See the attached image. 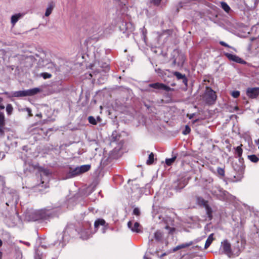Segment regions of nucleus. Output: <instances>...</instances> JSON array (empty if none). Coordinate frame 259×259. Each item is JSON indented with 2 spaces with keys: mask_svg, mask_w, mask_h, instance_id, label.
I'll list each match as a JSON object with an SVG mask.
<instances>
[{
  "mask_svg": "<svg viewBox=\"0 0 259 259\" xmlns=\"http://www.w3.org/2000/svg\"><path fill=\"white\" fill-rule=\"evenodd\" d=\"M206 181H208V185H206V189L209 191L213 196H216L219 199H223L226 197L227 191L224 190L217 184L210 185L213 182L212 179H209Z\"/></svg>",
  "mask_w": 259,
  "mask_h": 259,
  "instance_id": "f257e3e1",
  "label": "nucleus"
},
{
  "mask_svg": "<svg viewBox=\"0 0 259 259\" xmlns=\"http://www.w3.org/2000/svg\"><path fill=\"white\" fill-rule=\"evenodd\" d=\"M91 165L89 164L82 165L75 168L69 167L65 178L67 179L76 177L89 171Z\"/></svg>",
  "mask_w": 259,
  "mask_h": 259,
  "instance_id": "f03ea898",
  "label": "nucleus"
},
{
  "mask_svg": "<svg viewBox=\"0 0 259 259\" xmlns=\"http://www.w3.org/2000/svg\"><path fill=\"white\" fill-rule=\"evenodd\" d=\"M171 58L170 61H171V66L175 67H182L185 61V57L183 54L180 53L178 50H174L171 54Z\"/></svg>",
  "mask_w": 259,
  "mask_h": 259,
  "instance_id": "7ed1b4c3",
  "label": "nucleus"
},
{
  "mask_svg": "<svg viewBox=\"0 0 259 259\" xmlns=\"http://www.w3.org/2000/svg\"><path fill=\"white\" fill-rule=\"evenodd\" d=\"M34 217V221H36L39 219L47 220L53 217V213L52 210H48L47 209H42L40 210H35L33 212Z\"/></svg>",
  "mask_w": 259,
  "mask_h": 259,
  "instance_id": "20e7f679",
  "label": "nucleus"
},
{
  "mask_svg": "<svg viewBox=\"0 0 259 259\" xmlns=\"http://www.w3.org/2000/svg\"><path fill=\"white\" fill-rule=\"evenodd\" d=\"M215 92L210 87H206L203 96V100L208 105L213 104L217 99Z\"/></svg>",
  "mask_w": 259,
  "mask_h": 259,
  "instance_id": "39448f33",
  "label": "nucleus"
},
{
  "mask_svg": "<svg viewBox=\"0 0 259 259\" xmlns=\"http://www.w3.org/2000/svg\"><path fill=\"white\" fill-rule=\"evenodd\" d=\"M51 173L49 169H44L41 171L40 177H41V185L42 187L44 186L45 188L48 187V183L49 180V177L51 175Z\"/></svg>",
  "mask_w": 259,
  "mask_h": 259,
  "instance_id": "423d86ee",
  "label": "nucleus"
},
{
  "mask_svg": "<svg viewBox=\"0 0 259 259\" xmlns=\"http://www.w3.org/2000/svg\"><path fill=\"white\" fill-rule=\"evenodd\" d=\"M149 87L157 90H164L167 92L173 90V89L170 88L169 87L165 85L162 83L156 82L154 83H150Z\"/></svg>",
  "mask_w": 259,
  "mask_h": 259,
  "instance_id": "0eeeda50",
  "label": "nucleus"
},
{
  "mask_svg": "<svg viewBox=\"0 0 259 259\" xmlns=\"http://www.w3.org/2000/svg\"><path fill=\"white\" fill-rule=\"evenodd\" d=\"M246 95L251 99L257 98L259 95V87L248 88L246 90Z\"/></svg>",
  "mask_w": 259,
  "mask_h": 259,
  "instance_id": "6e6552de",
  "label": "nucleus"
},
{
  "mask_svg": "<svg viewBox=\"0 0 259 259\" xmlns=\"http://www.w3.org/2000/svg\"><path fill=\"white\" fill-rule=\"evenodd\" d=\"M127 226L134 232L140 233L142 232L141 230V227L138 222L129 221L127 223Z\"/></svg>",
  "mask_w": 259,
  "mask_h": 259,
  "instance_id": "1a4fd4ad",
  "label": "nucleus"
},
{
  "mask_svg": "<svg viewBox=\"0 0 259 259\" xmlns=\"http://www.w3.org/2000/svg\"><path fill=\"white\" fill-rule=\"evenodd\" d=\"M222 246L224 253L229 256H231L232 252L231 248V244L227 240H225L222 242Z\"/></svg>",
  "mask_w": 259,
  "mask_h": 259,
  "instance_id": "9d476101",
  "label": "nucleus"
},
{
  "mask_svg": "<svg viewBox=\"0 0 259 259\" xmlns=\"http://www.w3.org/2000/svg\"><path fill=\"white\" fill-rule=\"evenodd\" d=\"M98 65L99 66L100 68L97 69V70L94 72V74L96 75L97 73L101 72V71L103 72H107L109 70V66L108 64L106 63H103V62H98Z\"/></svg>",
  "mask_w": 259,
  "mask_h": 259,
  "instance_id": "9b49d317",
  "label": "nucleus"
},
{
  "mask_svg": "<svg viewBox=\"0 0 259 259\" xmlns=\"http://www.w3.org/2000/svg\"><path fill=\"white\" fill-rule=\"evenodd\" d=\"M5 119L4 114L0 113V137H3L5 134Z\"/></svg>",
  "mask_w": 259,
  "mask_h": 259,
  "instance_id": "f8f14e48",
  "label": "nucleus"
},
{
  "mask_svg": "<svg viewBox=\"0 0 259 259\" xmlns=\"http://www.w3.org/2000/svg\"><path fill=\"white\" fill-rule=\"evenodd\" d=\"M23 13H17L11 16V23L12 26H14L16 23L24 16Z\"/></svg>",
  "mask_w": 259,
  "mask_h": 259,
  "instance_id": "ddd939ff",
  "label": "nucleus"
},
{
  "mask_svg": "<svg viewBox=\"0 0 259 259\" xmlns=\"http://www.w3.org/2000/svg\"><path fill=\"white\" fill-rule=\"evenodd\" d=\"M5 94L9 95V97H21L26 96L25 91H15L10 93L6 92Z\"/></svg>",
  "mask_w": 259,
  "mask_h": 259,
  "instance_id": "4468645a",
  "label": "nucleus"
},
{
  "mask_svg": "<svg viewBox=\"0 0 259 259\" xmlns=\"http://www.w3.org/2000/svg\"><path fill=\"white\" fill-rule=\"evenodd\" d=\"M41 90L39 88H35L33 89L25 90L26 96H31L37 94L40 92Z\"/></svg>",
  "mask_w": 259,
  "mask_h": 259,
  "instance_id": "2eb2a0df",
  "label": "nucleus"
},
{
  "mask_svg": "<svg viewBox=\"0 0 259 259\" xmlns=\"http://www.w3.org/2000/svg\"><path fill=\"white\" fill-rule=\"evenodd\" d=\"M55 6V3L53 2H51L48 4L47 8L45 12V16L46 17H48L51 15Z\"/></svg>",
  "mask_w": 259,
  "mask_h": 259,
  "instance_id": "dca6fc26",
  "label": "nucleus"
},
{
  "mask_svg": "<svg viewBox=\"0 0 259 259\" xmlns=\"http://www.w3.org/2000/svg\"><path fill=\"white\" fill-rule=\"evenodd\" d=\"M173 74L177 77V78L178 79H182L183 82L184 84H187V79L184 74H182V73H181L179 72H177V71L174 72Z\"/></svg>",
  "mask_w": 259,
  "mask_h": 259,
  "instance_id": "f3484780",
  "label": "nucleus"
},
{
  "mask_svg": "<svg viewBox=\"0 0 259 259\" xmlns=\"http://www.w3.org/2000/svg\"><path fill=\"white\" fill-rule=\"evenodd\" d=\"M125 27V31H127V35H128L129 33H131L135 30L134 26L131 22L125 23L122 24Z\"/></svg>",
  "mask_w": 259,
  "mask_h": 259,
  "instance_id": "a211bd4d",
  "label": "nucleus"
},
{
  "mask_svg": "<svg viewBox=\"0 0 259 259\" xmlns=\"http://www.w3.org/2000/svg\"><path fill=\"white\" fill-rule=\"evenodd\" d=\"M193 244V241H190L188 243H183L181 245H179L173 249V251L175 252L180 249L189 247V246L192 245Z\"/></svg>",
  "mask_w": 259,
  "mask_h": 259,
  "instance_id": "6ab92c4d",
  "label": "nucleus"
},
{
  "mask_svg": "<svg viewBox=\"0 0 259 259\" xmlns=\"http://www.w3.org/2000/svg\"><path fill=\"white\" fill-rule=\"evenodd\" d=\"M213 236V234H211L209 235L208 237L207 238V239L205 242V246H204L205 249H207L211 244L212 242L214 240Z\"/></svg>",
  "mask_w": 259,
  "mask_h": 259,
  "instance_id": "aec40b11",
  "label": "nucleus"
},
{
  "mask_svg": "<svg viewBox=\"0 0 259 259\" xmlns=\"http://www.w3.org/2000/svg\"><path fill=\"white\" fill-rule=\"evenodd\" d=\"M225 55L230 60L234 61L236 62H239L241 60L239 57L230 53H226Z\"/></svg>",
  "mask_w": 259,
  "mask_h": 259,
  "instance_id": "412c9836",
  "label": "nucleus"
},
{
  "mask_svg": "<svg viewBox=\"0 0 259 259\" xmlns=\"http://www.w3.org/2000/svg\"><path fill=\"white\" fill-rule=\"evenodd\" d=\"M105 224V221L103 219H98L94 223L95 228L97 229L100 225L104 226Z\"/></svg>",
  "mask_w": 259,
  "mask_h": 259,
  "instance_id": "4be33fe9",
  "label": "nucleus"
},
{
  "mask_svg": "<svg viewBox=\"0 0 259 259\" xmlns=\"http://www.w3.org/2000/svg\"><path fill=\"white\" fill-rule=\"evenodd\" d=\"M162 237H163V234L160 231H157L154 233V238L155 239V240L156 241H161L162 239Z\"/></svg>",
  "mask_w": 259,
  "mask_h": 259,
  "instance_id": "5701e85b",
  "label": "nucleus"
},
{
  "mask_svg": "<svg viewBox=\"0 0 259 259\" xmlns=\"http://www.w3.org/2000/svg\"><path fill=\"white\" fill-rule=\"evenodd\" d=\"M154 161V154L153 153L151 152L148 157V159L146 161V164L148 165L151 164L153 163Z\"/></svg>",
  "mask_w": 259,
  "mask_h": 259,
  "instance_id": "b1692460",
  "label": "nucleus"
},
{
  "mask_svg": "<svg viewBox=\"0 0 259 259\" xmlns=\"http://www.w3.org/2000/svg\"><path fill=\"white\" fill-rule=\"evenodd\" d=\"M197 202L199 205H202L204 207L208 205L207 201L201 197L197 198Z\"/></svg>",
  "mask_w": 259,
  "mask_h": 259,
  "instance_id": "393cba45",
  "label": "nucleus"
},
{
  "mask_svg": "<svg viewBox=\"0 0 259 259\" xmlns=\"http://www.w3.org/2000/svg\"><path fill=\"white\" fill-rule=\"evenodd\" d=\"M221 6L222 8L227 13H228L230 10V8L226 2H221Z\"/></svg>",
  "mask_w": 259,
  "mask_h": 259,
  "instance_id": "a878e982",
  "label": "nucleus"
},
{
  "mask_svg": "<svg viewBox=\"0 0 259 259\" xmlns=\"http://www.w3.org/2000/svg\"><path fill=\"white\" fill-rule=\"evenodd\" d=\"M176 158H177V156L175 155L171 158L166 159V160H165L166 164L168 166L170 165L175 161Z\"/></svg>",
  "mask_w": 259,
  "mask_h": 259,
  "instance_id": "bb28decb",
  "label": "nucleus"
},
{
  "mask_svg": "<svg viewBox=\"0 0 259 259\" xmlns=\"http://www.w3.org/2000/svg\"><path fill=\"white\" fill-rule=\"evenodd\" d=\"M248 159L252 162L256 163L259 160V158L255 155H251L248 156Z\"/></svg>",
  "mask_w": 259,
  "mask_h": 259,
  "instance_id": "cd10ccee",
  "label": "nucleus"
},
{
  "mask_svg": "<svg viewBox=\"0 0 259 259\" xmlns=\"http://www.w3.org/2000/svg\"><path fill=\"white\" fill-rule=\"evenodd\" d=\"M205 209H206V213L208 215V217L211 219L212 218V210H211V208H210V207H209L208 206V205H207V206H206L205 207Z\"/></svg>",
  "mask_w": 259,
  "mask_h": 259,
  "instance_id": "c85d7f7f",
  "label": "nucleus"
},
{
  "mask_svg": "<svg viewBox=\"0 0 259 259\" xmlns=\"http://www.w3.org/2000/svg\"><path fill=\"white\" fill-rule=\"evenodd\" d=\"M13 110V108L11 104H8L6 106V111L9 115L12 114Z\"/></svg>",
  "mask_w": 259,
  "mask_h": 259,
  "instance_id": "c756f323",
  "label": "nucleus"
},
{
  "mask_svg": "<svg viewBox=\"0 0 259 259\" xmlns=\"http://www.w3.org/2000/svg\"><path fill=\"white\" fill-rule=\"evenodd\" d=\"M242 153V149L241 146H238L236 149V154L237 156L240 157H241Z\"/></svg>",
  "mask_w": 259,
  "mask_h": 259,
  "instance_id": "7c9ffc66",
  "label": "nucleus"
},
{
  "mask_svg": "<svg viewBox=\"0 0 259 259\" xmlns=\"http://www.w3.org/2000/svg\"><path fill=\"white\" fill-rule=\"evenodd\" d=\"M89 121L90 123L93 124L94 125H96L97 124L96 120L95 118L92 116H90L88 117Z\"/></svg>",
  "mask_w": 259,
  "mask_h": 259,
  "instance_id": "2f4dec72",
  "label": "nucleus"
},
{
  "mask_svg": "<svg viewBox=\"0 0 259 259\" xmlns=\"http://www.w3.org/2000/svg\"><path fill=\"white\" fill-rule=\"evenodd\" d=\"M217 172L220 176H224L225 175V171L224 169L221 167H218L217 168Z\"/></svg>",
  "mask_w": 259,
  "mask_h": 259,
  "instance_id": "473e14b6",
  "label": "nucleus"
},
{
  "mask_svg": "<svg viewBox=\"0 0 259 259\" xmlns=\"http://www.w3.org/2000/svg\"><path fill=\"white\" fill-rule=\"evenodd\" d=\"M231 95L234 98H237L239 96L240 92L237 91H233L232 92Z\"/></svg>",
  "mask_w": 259,
  "mask_h": 259,
  "instance_id": "72a5a7b5",
  "label": "nucleus"
},
{
  "mask_svg": "<svg viewBox=\"0 0 259 259\" xmlns=\"http://www.w3.org/2000/svg\"><path fill=\"white\" fill-rule=\"evenodd\" d=\"M23 111H26L28 113V116L29 117L32 116V114H31V110L29 108H26L22 109Z\"/></svg>",
  "mask_w": 259,
  "mask_h": 259,
  "instance_id": "f704fd0d",
  "label": "nucleus"
},
{
  "mask_svg": "<svg viewBox=\"0 0 259 259\" xmlns=\"http://www.w3.org/2000/svg\"><path fill=\"white\" fill-rule=\"evenodd\" d=\"M191 131V129L189 127V126L188 125H186L185 126V130L183 131V134L184 135H187L189 133H190Z\"/></svg>",
  "mask_w": 259,
  "mask_h": 259,
  "instance_id": "c9c22d12",
  "label": "nucleus"
},
{
  "mask_svg": "<svg viewBox=\"0 0 259 259\" xmlns=\"http://www.w3.org/2000/svg\"><path fill=\"white\" fill-rule=\"evenodd\" d=\"M42 76L45 78V79H47V78H50L52 75L50 73H42Z\"/></svg>",
  "mask_w": 259,
  "mask_h": 259,
  "instance_id": "e433bc0d",
  "label": "nucleus"
},
{
  "mask_svg": "<svg viewBox=\"0 0 259 259\" xmlns=\"http://www.w3.org/2000/svg\"><path fill=\"white\" fill-rule=\"evenodd\" d=\"M220 44L223 46L233 49L232 47L230 46L229 45H228L227 44H226L225 42H224L223 41H220Z\"/></svg>",
  "mask_w": 259,
  "mask_h": 259,
  "instance_id": "4c0bfd02",
  "label": "nucleus"
},
{
  "mask_svg": "<svg viewBox=\"0 0 259 259\" xmlns=\"http://www.w3.org/2000/svg\"><path fill=\"white\" fill-rule=\"evenodd\" d=\"M133 213L135 215H139L140 213V210L139 209V208H134V209L133 210Z\"/></svg>",
  "mask_w": 259,
  "mask_h": 259,
  "instance_id": "58836bf2",
  "label": "nucleus"
},
{
  "mask_svg": "<svg viewBox=\"0 0 259 259\" xmlns=\"http://www.w3.org/2000/svg\"><path fill=\"white\" fill-rule=\"evenodd\" d=\"M151 1H152V2L153 3L154 5H158L161 2V0H151Z\"/></svg>",
  "mask_w": 259,
  "mask_h": 259,
  "instance_id": "ea45409f",
  "label": "nucleus"
},
{
  "mask_svg": "<svg viewBox=\"0 0 259 259\" xmlns=\"http://www.w3.org/2000/svg\"><path fill=\"white\" fill-rule=\"evenodd\" d=\"M83 233H84V232H82L81 233V237L83 239H87L89 237L90 235H89V234H88V235L84 236H83Z\"/></svg>",
  "mask_w": 259,
  "mask_h": 259,
  "instance_id": "a19ab883",
  "label": "nucleus"
},
{
  "mask_svg": "<svg viewBox=\"0 0 259 259\" xmlns=\"http://www.w3.org/2000/svg\"><path fill=\"white\" fill-rule=\"evenodd\" d=\"M5 108V106L4 105H0V109H4Z\"/></svg>",
  "mask_w": 259,
  "mask_h": 259,
  "instance_id": "79ce46f5",
  "label": "nucleus"
},
{
  "mask_svg": "<svg viewBox=\"0 0 259 259\" xmlns=\"http://www.w3.org/2000/svg\"><path fill=\"white\" fill-rule=\"evenodd\" d=\"M93 67H97V63L95 62L94 64H93Z\"/></svg>",
  "mask_w": 259,
  "mask_h": 259,
  "instance_id": "37998d69",
  "label": "nucleus"
},
{
  "mask_svg": "<svg viewBox=\"0 0 259 259\" xmlns=\"http://www.w3.org/2000/svg\"><path fill=\"white\" fill-rule=\"evenodd\" d=\"M25 244H26V245L27 246H29L30 245V243L29 242H25L24 243Z\"/></svg>",
  "mask_w": 259,
  "mask_h": 259,
  "instance_id": "c03bdc74",
  "label": "nucleus"
},
{
  "mask_svg": "<svg viewBox=\"0 0 259 259\" xmlns=\"http://www.w3.org/2000/svg\"><path fill=\"white\" fill-rule=\"evenodd\" d=\"M3 245V242L1 240V239H0V247L2 246Z\"/></svg>",
  "mask_w": 259,
  "mask_h": 259,
  "instance_id": "a18cd8bd",
  "label": "nucleus"
},
{
  "mask_svg": "<svg viewBox=\"0 0 259 259\" xmlns=\"http://www.w3.org/2000/svg\"><path fill=\"white\" fill-rule=\"evenodd\" d=\"M35 259H42V258H41L39 256H38L35 257Z\"/></svg>",
  "mask_w": 259,
  "mask_h": 259,
  "instance_id": "49530a36",
  "label": "nucleus"
},
{
  "mask_svg": "<svg viewBox=\"0 0 259 259\" xmlns=\"http://www.w3.org/2000/svg\"><path fill=\"white\" fill-rule=\"evenodd\" d=\"M36 116H38V117H41V114H36Z\"/></svg>",
  "mask_w": 259,
  "mask_h": 259,
  "instance_id": "de8ad7c7",
  "label": "nucleus"
},
{
  "mask_svg": "<svg viewBox=\"0 0 259 259\" xmlns=\"http://www.w3.org/2000/svg\"><path fill=\"white\" fill-rule=\"evenodd\" d=\"M2 257V252L0 251V259Z\"/></svg>",
  "mask_w": 259,
  "mask_h": 259,
  "instance_id": "09e8293b",
  "label": "nucleus"
},
{
  "mask_svg": "<svg viewBox=\"0 0 259 259\" xmlns=\"http://www.w3.org/2000/svg\"><path fill=\"white\" fill-rule=\"evenodd\" d=\"M234 109H235V110H238V107L237 106H236V107H235Z\"/></svg>",
  "mask_w": 259,
  "mask_h": 259,
  "instance_id": "8fccbe9b",
  "label": "nucleus"
},
{
  "mask_svg": "<svg viewBox=\"0 0 259 259\" xmlns=\"http://www.w3.org/2000/svg\"><path fill=\"white\" fill-rule=\"evenodd\" d=\"M3 101V98L0 97V103Z\"/></svg>",
  "mask_w": 259,
  "mask_h": 259,
  "instance_id": "3c124183",
  "label": "nucleus"
},
{
  "mask_svg": "<svg viewBox=\"0 0 259 259\" xmlns=\"http://www.w3.org/2000/svg\"><path fill=\"white\" fill-rule=\"evenodd\" d=\"M152 241H153V240H152V239H151V240H149V242H152Z\"/></svg>",
  "mask_w": 259,
  "mask_h": 259,
  "instance_id": "603ef678",
  "label": "nucleus"
},
{
  "mask_svg": "<svg viewBox=\"0 0 259 259\" xmlns=\"http://www.w3.org/2000/svg\"><path fill=\"white\" fill-rule=\"evenodd\" d=\"M168 227V226H166L165 228L167 229Z\"/></svg>",
  "mask_w": 259,
  "mask_h": 259,
  "instance_id": "864d4df0",
  "label": "nucleus"
},
{
  "mask_svg": "<svg viewBox=\"0 0 259 259\" xmlns=\"http://www.w3.org/2000/svg\"><path fill=\"white\" fill-rule=\"evenodd\" d=\"M0 52H2V53H3V52H2V51H0Z\"/></svg>",
  "mask_w": 259,
  "mask_h": 259,
  "instance_id": "5fc2aeb1",
  "label": "nucleus"
},
{
  "mask_svg": "<svg viewBox=\"0 0 259 259\" xmlns=\"http://www.w3.org/2000/svg\"><path fill=\"white\" fill-rule=\"evenodd\" d=\"M258 144H259V139H258Z\"/></svg>",
  "mask_w": 259,
  "mask_h": 259,
  "instance_id": "6e6d98bb",
  "label": "nucleus"
}]
</instances>
